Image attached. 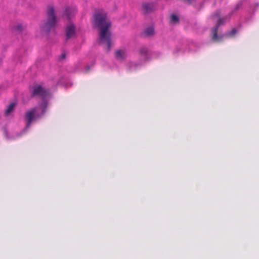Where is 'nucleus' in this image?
Segmentation results:
<instances>
[{"instance_id":"nucleus-11","label":"nucleus","mask_w":259,"mask_h":259,"mask_svg":"<svg viewBox=\"0 0 259 259\" xmlns=\"http://www.w3.org/2000/svg\"><path fill=\"white\" fill-rule=\"evenodd\" d=\"M179 18L175 15L172 14L170 16V21L173 23H177L179 22Z\"/></svg>"},{"instance_id":"nucleus-16","label":"nucleus","mask_w":259,"mask_h":259,"mask_svg":"<svg viewBox=\"0 0 259 259\" xmlns=\"http://www.w3.org/2000/svg\"><path fill=\"white\" fill-rule=\"evenodd\" d=\"M65 58V54H62L61 56H60V59H63Z\"/></svg>"},{"instance_id":"nucleus-8","label":"nucleus","mask_w":259,"mask_h":259,"mask_svg":"<svg viewBox=\"0 0 259 259\" xmlns=\"http://www.w3.org/2000/svg\"><path fill=\"white\" fill-rule=\"evenodd\" d=\"M154 9V6L153 4L145 3L142 5V11L145 14L149 13Z\"/></svg>"},{"instance_id":"nucleus-5","label":"nucleus","mask_w":259,"mask_h":259,"mask_svg":"<svg viewBox=\"0 0 259 259\" xmlns=\"http://www.w3.org/2000/svg\"><path fill=\"white\" fill-rule=\"evenodd\" d=\"M49 92L42 88L40 85H36L33 88L32 95V96H40L42 97H45L49 95Z\"/></svg>"},{"instance_id":"nucleus-4","label":"nucleus","mask_w":259,"mask_h":259,"mask_svg":"<svg viewBox=\"0 0 259 259\" xmlns=\"http://www.w3.org/2000/svg\"><path fill=\"white\" fill-rule=\"evenodd\" d=\"M221 13L220 11H217L212 16L213 19L215 17L219 18L218 22L216 27L212 30V40L214 42H220L223 40V36H219L218 35V29L220 25L223 24L224 22V18H220Z\"/></svg>"},{"instance_id":"nucleus-2","label":"nucleus","mask_w":259,"mask_h":259,"mask_svg":"<svg viewBox=\"0 0 259 259\" xmlns=\"http://www.w3.org/2000/svg\"><path fill=\"white\" fill-rule=\"evenodd\" d=\"M47 108V103L43 101L39 106L35 107L25 113V118L26 120V126L29 127L34 118L41 117L46 112Z\"/></svg>"},{"instance_id":"nucleus-1","label":"nucleus","mask_w":259,"mask_h":259,"mask_svg":"<svg viewBox=\"0 0 259 259\" xmlns=\"http://www.w3.org/2000/svg\"><path fill=\"white\" fill-rule=\"evenodd\" d=\"M94 23L100 30L99 34V43L106 44L107 49L109 51L111 48V33L109 29L111 26V22L107 19V14L103 11L96 12L94 16Z\"/></svg>"},{"instance_id":"nucleus-15","label":"nucleus","mask_w":259,"mask_h":259,"mask_svg":"<svg viewBox=\"0 0 259 259\" xmlns=\"http://www.w3.org/2000/svg\"><path fill=\"white\" fill-rule=\"evenodd\" d=\"M16 29L17 30H19V31H21L22 29V26L21 25H18L16 27Z\"/></svg>"},{"instance_id":"nucleus-6","label":"nucleus","mask_w":259,"mask_h":259,"mask_svg":"<svg viewBox=\"0 0 259 259\" xmlns=\"http://www.w3.org/2000/svg\"><path fill=\"white\" fill-rule=\"evenodd\" d=\"M66 39H68L75 37V27L72 24H69L65 30Z\"/></svg>"},{"instance_id":"nucleus-9","label":"nucleus","mask_w":259,"mask_h":259,"mask_svg":"<svg viewBox=\"0 0 259 259\" xmlns=\"http://www.w3.org/2000/svg\"><path fill=\"white\" fill-rule=\"evenodd\" d=\"M154 30L152 27H148L144 31L146 36H150L154 34Z\"/></svg>"},{"instance_id":"nucleus-7","label":"nucleus","mask_w":259,"mask_h":259,"mask_svg":"<svg viewBox=\"0 0 259 259\" xmlns=\"http://www.w3.org/2000/svg\"><path fill=\"white\" fill-rule=\"evenodd\" d=\"M127 56V52L126 49H119L115 52V57L118 60L123 61Z\"/></svg>"},{"instance_id":"nucleus-13","label":"nucleus","mask_w":259,"mask_h":259,"mask_svg":"<svg viewBox=\"0 0 259 259\" xmlns=\"http://www.w3.org/2000/svg\"><path fill=\"white\" fill-rule=\"evenodd\" d=\"M140 53L141 55H146L147 53V49L145 48H141L140 50Z\"/></svg>"},{"instance_id":"nucleus-3","label":"nucleus","mask_w":259,"mask_h":259,"mask_svg":"<svg viewBox=\"0 0 259 259\" xmlns=\"http://www.w3.org/2000/svg\"><path fill=\"white\" fill-rule=\"evenodd\" d=\"M56 23V16L54 8L53 6H49L47 10V20L42 26V29L44 31L49 33L55 28Z\"/></svg>"},{"instance_id":"nucleus-14","label":"nucleus","mask_w":259,"mask_h":259,"mask_svg":"<svg viewBox=\"0 0 259 259\" xmlns=\"http://www.w3.org/2000/svg\"><path fill=\"white\" fill-rule=\"evenodd\" d=\"M236 33V30L235 29H233L229 32V35L232 36L234 35Z\"/></svg>"},{"instance_id":"nucleus-10","label":"nucleus","mask_w":259,"mask_h":259,"mask_svg":"<svg viewBox=\"0 0 259 259\" xmlns=\"http://www.w3.org/2000/svg\"><path fill=\"white\" fill-rule=\"evenodd\" d=\"M15 106V104L14 103H12L7 108L6 110L5 114L7 115H9L14 110V107Z\"/></svg>"},{"instance_id":"nucleus-12","label":"nucleus","mask_w":259,"mask_h":259,"mask_svg":"<svg viewBox=\"0 0 259 259\" xmlns=\"http://www.w3.org/2000/svg\"><path fill=\"white\" fill-rule=\"evenodd\" d=\"M72 12V9H70V8H67L66 10H65V15L69 18V17H70V15L71 14V12Z\"/></svg>"}]
</instances>
